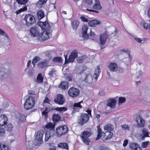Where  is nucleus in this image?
Returning a JSON list of instances; mask_svg holds the SVG:
<instances>
[{
    "label": "nucleus",
    "mask_w": 150,
    "mask_h": 150,
    "mask_svg": "<svg viewBox=\"0 0 150 150\" xmlns=\"http://www.w3.org/2000/svg\"><path fill=\"white\" fill-rule=\"evenodd\" d=\"M39 25L42 29H43L45 30L39 35L37 37V39L39 41H44L49 38L50 31L49 30L50 28V25L47 21L40 22Z\"/></svg>",
    "instance_id": "obj_1"
},
{
    "label": "nucleus",
    "mask_w": 150,
    "mask_h": 150,
    "mask_svg": "<svg viewBox=\"0 0 150 150\" xmlns=\"http://www.w3.org/2000/svg\"><path fill=\"white\" fill-rule=\"evenodd\" d=\"M97 128L98 134L96 140H97L102 137V139L104 141L112 137V134L110 131H106L104 133H102V130L100 128V125L98 126Z\"/></svg>",
    "instance_id": "obj_2"
},
{
    "label": "nucleus",
    "mask_w": 150,
    "mask_h": 150,
    "mask_svg": "<svg viewBox=\"0 0 150 150\" xmlns=\"http://www.w3.org/2000/svg\"><path fill=\"white\" fill-rule=\"evenodd\" d=\"M86 112L87 114L82 113L78 118V122L81 125L86 123L89 119V116H91V111L90 110H87Z\"/></svg>",
    "instance_id": "obj_3"
},
{
    "label": "nucleus",
    "mask_w": 150,
    "mask_h": 150,
    "mask_svg": "<svg viewBox=\"0 0 150 150\" xmlns=\"http://www.w3.org/2000/svg\"><path fill=\"white\" fill-rule=\"evenodd\" d=\"M36 101L35 97L29 96L24 103V107L26 110H29L34 107Z\"/></svg>",
    "instance_id": "obj_4"
},
{
    "label": "nucleus",
    "mask_w": 150,
    "mask_h": 150,
    "mask_svg": "<svg viewBox=\"0 0 150 150\" xmlns=\"http://www.w3.org/2000/svg\"><path fill=\"white\" fill-rule=\"evenodd\" d=\"M91 135V133L88 131L82 132L81 135V137L83 142L87 145H89L90 140L88 137Z\"/></svg>",
    "instance_id": "obj_5"
},
{
    "label": "nucleus",
    "mask_w": 150,
    "mask_h": 150,
    "mask_svg": "<svg viewBox=\"0 0 150 150\" xmlns=\"http://www.w3.org/2000/svg\"><path fill=\"white\" fill-rule=\"evenodd\" d=\"M56 130L57 136L60 137L67 132L68 129L66 125L61 126L58 127L57 128Z\"/></svg>",
    "instance_id": "obj_6"
},
{
    "label": "nucleus",
    "mask_w": 150,
    "mask_h": 150,
    "mask_svg": "<svg viewBox=\"0 0 150 150\" xmlns=\"http://www.w3.org/2000/svg\"><path fill=\"white\" fill-rule=\"evenodd\" d=\"M24 20L25 21L26 25L28 26L30 25L35 22L34 17L33 15L30 14L26 15Z\"/></svg>",
    "instance_id": "obj_7"
},
{
    "label": "nucleus",
    "mask_w": 150,
    "mask_h": 150,
    "mask_svg": "<svg viewBox=\"0 0 150 150\" xmlns=\"http://www.w3.org/2000/svg\"><path fill=\"white\" fill-rule=\"evenodd\" d=\"M135 121L137 123V126L139 127H144L145 126V121L138 114H136L134 116Z\"/></svg>",
    "instance_id": "obj_8"
},
{
    "label": "nucleus",
    "mask_w": 150,
    "mask_h": 150,
    "mask_svg": "<svg viewBox=\"0 0 150 150\" xmlns=\"http://www.w3.org/2000/svg\"><path fill=\"white\" fill-rule=\"evenodd\" d=\"M79 90L76 88L71 87L68 91V94L69 96L72 98H75L79 93Z\"/></svg>",
    "instance_id": "obj_9"
},
{
    "label": "nucleus",
    "mask_w": 150,
    "mask_h": 150,
    "mask_svg": "<svg viewBox=\"0 0 150 150\" xmlns=\"http://www.w3.org/2000/svg\"><path fill=\"white\" fill-rule=\"evenodd\" d=\"M149 132L148 129L144 128L142 129L141 134H138L137 137L143 140L146 137H149Z\"/></svg>",
    "instance_id": "obj_10"
},
{
    "label": "nucleus",
    "mask_w": 150,
    "mask_h": 150,
    "mask_svg": "<svg viewBox=\"0 0 150 150\" xmlns=\"http://www.w3.org/2000/svg\"><path fill=\"white\" fill-rule=\"evenodd\" d=\"M144 69L143 64L141 63H139L137 65V71L136 74L137 77H139L143 74V71Z\"/></svg>",
    "instance_id": "obj_11"
},
{
    "label": "nucleus",
    "mask_w": 150,
    "mask_h": 150,
    "mask_svg": "<svg viewBox=\"0 0 150 150\" xmlns=\"http://www.w3.org/2000/svg\"><path fill=\"white\" fill-rule=\"evenodd\" d=\"M44 134L43 130H39L37 132L36 135V140L38 142V144H41L42 140V137Z\"/></svg>",
    "instance_id": "obj_12"
},
{
    "label": "nucleus",
    "mask_w": 150,
    "mask_h": 150,
    "mask_svg": "<svg viewBox=\"0 0 150 150\" xmlns=\"http://www.w3.org/2000/svg\"><path fill=\"white\" fill-rule=\"evenodd\" d=\"M108 35L106 32L103 33L100 35L99 41L100 44L104 45L105 43L108 38Z\"/></svg>",
    "instance_id": "obj_13"
},
{
    "label": "nucleus",
    "mask_w": 150,
    "mask_h": 150,
    "mask_svg": "<svg viewBox=\"0 0 150 150\" xmlns=\"http://www.w3.org/2000/svg\"><path fill=\"white\" fill-rule=\"evenodd\" d=\"M8 120L7 116L5 114L0 115V126H2L6 125Z\"/></svg>",
    "instance_id": "obj_14"
},
{
    "label": "nucleus",
    "mask_w": 150,
    "mask_h": 150,
    "mask_svg": "<svg viewBox=\"0 0 150 150\" xmlns=\"http://www.w3.org/2000/svg\"><path fill=\"white\" fill-rule=\"evenodd\" d=\"M116 102V100L115 99L111 98L107 101L106 105L111 108H113L115 107Z\"/></svg>",
    "instance_id": "obj_15"
},
{
    "label": "nucleus",
    "mask_w": 150,
    "mask_h": 150,
    "mask_svg": "<svg viewBox=\"0 0 150 150\" xmlns=\"http://www.w3.org/2000/svg\"><path fill=\"white\" fill-rule=\"evenodd\" d=\"M65 100L63 96L61 94H59L57 95V98L54 100L55 103L59 105L63 104Z\"/></svg>",
    "instance_id": "obj_16"
},
{
    "label": "nucleus",
    "mask_w": 150,
    "mask_h": 150,
    "mask_svg": "<svg viewBox=\"0 0 150 150\" xmlns=\"http://www.w3.org/2000/svg\"><path fill=\"white\" fill-rule=\"evenodd\" d=\"M109 70L112 71H115L117 70L118 66L117 64L114 62L109 63L108 65Z\"/></svg>",
    "instance_id": "obj_17"
},
{
    "label": "nucleus",
    "mask_w": 150,
    "mask_h": 150,
    "mask_svg": "<svg viewBox=\"0 0 150 150\" xmlns=\"http://www.w3.org/2000/svg\"><path fill=\"white\" fill-rule=\"evenodd\" d=\"M30 33L32 35L36 37L40 33L39 29L36 27H34L30 29Z\"/></svg>",
    "instance_id": "obj_18"
},
{
    "label": "nucleus",
    "mask_w": 150,
    "mask_h": 150,
    "mask_svg": "<svg viewBox=\"0 0 150 150\" xmlns=\"http://www.w3.org/2000/svg\"><path fill=\"white\" fill-rule=\"evenodd\" d=\"M88 30V26L86 25H84L82 28V32L83 38L85 39H88L87 31Z\"/></svg>",
    "instance_id": "obj_19"
},
{
    "label": "nucleus",
    "mask_w": 150,
    "mask_h": 150,
    "mask_svg": "<svg viewBox=\"0 0 150 150\" xmlns=\"http://www.w3.org/2000/svg\"><path fill=\"white\" fill-rule=\"evenodd\" d=\"M54 134V131L52 129L51 130V131H47L45 133V141H47L50 138L53 136Z\"/></svg>",
    "instance_id": "obj_20"
},
{
    "label": "nucleus",
    "mask_w": 150,
    "mask_h": 150,
    "mask_svg": "<svg viewBox=\"0 0 150 150\" xmlns=\"http://www.w3.org/2000/svg\"><path fill=\"white\" fill-rule=\"evenodd\" d=\"M129 147L133 150H142L141 147L136 143H130L129 144Z\"/></svg>",
    "instance_id": "obj_21"
},
{
    "label": "nucleus",
    "mask_w": 150,
    "mask_h": 150,
    "mask_svg": "<svg viewBox=\"0 0 150 150\" xmlns=\"http://www.w3.org/2000/svg\"><path fill=\"white\" fill-rule=\"evenodd\" d=\"M100 72V69L99 67L97 66L93 74V77H95V81H96L98 79V76Z\"/></svg>",
    "instance_id": "obj_22"
},
{
    "label": "nucleus",
    "mask_w": 150,
    "mask_h": 150,
    "mask_svg": "<svg viewBox=\"0 0 150 150\" xmlns=\"http://www.w3.org/2000/svg\"><path fill=\"white\" fill-rule=\"evenodd\" d=\"M132 57L130 54L127 55V57L124 58L122 59V62H124L126 65L128 66L130 63Z\"/></svg>",
    "instance_id": "obj_23"
},
{
    "label": "nucleus",
    "mask_w": 150,
    "mask_h": 150,
    "mask_svg": "<svg viewBox=\"0 0 150 150\" xmlns=\"http://www.w3.org/2000/svg\"><path fill=\"white\" fill-rule=\"evenodd\" d=\"M100 23V21L97 19L91 20L88 22L89 25L91 27L96 26Z\"/></svg>",
    "instance_id": "obj_24"
},
{
    "label": "nucleus",
    "mask_w": 150,
    "mask_h": 150,
    "mask_svg": "<svg viewBox=\"0 0 150 150\" xmlns=\"http://www.w3.org/2000/svg\"><path fill=\"white\" fill-rule=\"evenodd\" d=\"M93 9L95 10H99L102 8L99 0H96L95 3L93 6Z\"/></svg>",
    "instance_id": "obj_25"
},
{
    "label": "nucleus",
    "mask_w": 150,
    "mask_h": 150,
    "mask_svg": "<svg viewBox=\"0 0 150 150\" xmlns=\"http://www.w3.org/2000/svg\"><path fill=\"white\" fill-rule=\"evenodd\" d=\"M93 79L92 76L90 74H86V78L85 79V82L90 83L92 82Z\"/></svg>",
    "instance_id": "obj_26"
},
{
    "label": "nucleus",
    "mask_w": 150,
    "mask_h": 150,
    "mask_svg": "<svg viewBox=\"0 0 150 150\" xmlns=\"http://www.w3.org/2000/svg\"><path fill=\"white\" fill-rule=\"evenodd\" d=\"M43 79V76H42V74L40 73L38 75L34 82L36 84L40 83L42 82Z\"/></svg>",
    "instance_id": "obj_27"
},
{
    "label": "nucleus",
    "mask_w": 150,
    "mask_h": 150,
    "mask_svg": "<svg viewBox=\"0 0 150 150\" xmlns=\"http://www.w3.org/2000/svg\"><path fill=\"white\" fill-rule=\"evenodd\" d=\"M49 60H45L44 61L39 62L38 64L39 67L42 68L47 66V64L49 63Z\"/></svg>",
    "instance_id": "obj_28"
},
{
    "label": "nucleus",
    "mask_w": 150,
    "mask_h": 150,
    "mask_svg": "<svg viewBox=\"0 0 150 150\" xmlns=\"http://www.w3.org/2000/svg\"><path fill=\"white\" fill-rule=\"evenodd\" d=\"M55 127V124L54 123L51 122H49L47 123L45 126V127L47 129H50L49 131H51V130L52 129L54 131V128Z\"/></svg>",
    "instance_id": "obj_29"
},
{
    "label": "nucleus",
    "mask_w": 150,
    "mask_h": 150,
    "mask_svg": "<svg viewBox=\"0 0 150 150\" xmlns=\"http://www.w3.org/2000/svg\"><path fill=\"white\" fill-rule=\"evenodd\" d=\"M65 63H67L69 62H74L75 59L74 57H73L71 55L69 56V58L68 59H67V56H65Z\"/></svg>",
    "instance_id": "obj_30"
},
{
    "label": "nucleus",
    "mask_w": 150,
    "mask_h": 150,
    "mask_svg": "<svg viewBox=\"0 0 150 150\" xmlns=\"http://www.w3.org/2000/svg\"><path fill=\"white\" fill-rule=\"evenodd\" d=\"M69 83L67 82H62L60 84L59 87L62 89L67 88Z\"/></svg>",
    "instance_id": "obj_31"
},
{
    "label": "nucleus",
    "mask_w": 150,
    "mask_h": 150,
    "mask_svg": "<svg viewBox=\"0 0 150 150\" xmlns=\"http://www.w3.org/2000/svg\"><path fill=\"white\" fill-rule=\"evenodd\" d=\"M104 128L105 130L110 131H112L114 129V127L112 125L108 124L105 126Z\"/></svg>",
    "instance_id": "obj_32"
},
{
    "label": "nucleus",
    "mask_w": 150,
    "mask_h": 150,
    "mask_svg": "<svg viewBox=\"0 0 150 150\" xmlns=\"http://www.w3.org/2000/svg\"><path fill=\"white\" fill-rule=\"evenodd\" d=\"M37 18L39 20H41L44 17V12L41 10L39 11L37 13Z\"/></svg>",
    "instance_id": "obj_33"
},
{
    "label": "nucleus",
    "mask_w": 150,
    "mask_h": 150,
    "mask_svg": "<svg viewBox=\"0 0 150 150\" xmlns=\"http://www.w3.org/2000/svg\"><path fill=\"white\" fill-rule=\"evenodd\" d=\"M60 119V116L59 115L54 114L52 116V120L55 123L59 121Z\"/></svg>",
    "instance_id": "obj_34"
},
{
    "label": "nucleus",
    "mask_w": 150,
    "mask_h": 150,
    "mask_svg": "<svg viewBox=\"0 0 150 150\" xmlns=\"http://www.w3.org/2000/svg\"><path fill=\"white\" fill-rule=\"evenodd\" d=\"M0 35H3L5 38V39L8 42H9L10 39L7 34L2 30L0 29Z\"/></svg>",
    "instance_id": "obj_35"
},
{
    "label": "nucleus",
    "mask_w": 150,
    "mask_h": 150,
    "mask_svg": "<svg viewBox=\"0 0 150 150\" xmlns=\"http://www.w3.org/2000/svg\"><path fill=\"white\" fill-rule=\"evenodd\" d=\"M17 116H18V118H17V120H19V122H22L25 120L26 116L25 115L22 114L20 115L19 113H18Z\"/></svg>",
    "instance_id": "obj_36"
},
{
    "label": "nucleus",
    "mask_w": 150,
    "mask_h": 150,
    "mask_svg": "<svg viewBox=\"0 0 150 150\" xmlns=\"http://www.w3.org/2000/svg\"><path fill=\"white\" fill-rule=\"evenodd\" d=\"M87 58V56L86 55H83L79 57L77 59V61L80 63H82L83 60Z\"/></svg>",
    "instance_id": "obj_37"
},
{
    "label": "nucleus",
    "mask_w": 150,
    "mask_h": 150,
    "mask_svg": "<svg viewBox=\"0 0 150 150\" xmlns=\"http://www.w3.org/2000/svg\"><path fill=\"white\" fill-rule=\"evenodd\" d=\"M56 74V71L54 69H51L49 72V75L51 77L55 76Z\"/></svg>",
    "instance_id": "obj_38"
},
{
    "label": "nucleus",
    "mask_w": 150,
    "mask_h": 150,
    "mask_svg": "<svg viewBox=\"0 0 150 150\" xmlns=\"http://www.w3.org/2000/svg\"><path fill=\"white\" fill-rule=\"evenodd\" d=\"M58 146L60 148L68 149V145L66 143H60L58 144Z\"/></svg>",
    "instance_id": "obj_39"
},
{
    "label": "nucleus",
    "mask_w": 150,
    "mask_h": 150,
    "mask_svg": "<svg viewBox=\"0 0 150 150\" xmlns=\"http://www.w3.org/2000/svg\"><path fill=\"white\" fill-rule=\"evenodd\" d=\"M0 149L1 150H9L10 149L8 145L4 144H0Z\"/></svg>",
    "instance_id": "obj_40"
},
{
    "label": "nucleus",
    "mask_w": 150,
    "mask_h": 150,
    "mask_svg": "<svg viewBox=\"0 0 150 150\" xmlns=\"http://www.w3.org/2000/svg\"><path fill=\"white\" fill-rule=\"evenodd\" d=\"M79 24V22L77 20L74 21L72 22V27L74 29H77V27Z\"/></svg>",
    "instance_id": "obj_41"
},
{
    "label": "nucleus",
    "mask_w": 150,
    "mask_h": 150,
    "mask_svg": "<svg viewBox=\"0 0 150 150\" xmlns=\"http://www.w3.org/2000/svg\"><path fill=\"white\" fill-rule=\"evenodd\" d=\"M47 0H39L38 2L37 5L38 7H41L45 3Z\"/></svg>",
    "instance_id": "obj_42"
},
{
    "label": "nucleus",
    "mask_w": 150,
    "mask_h": 150,
    "mask_svg": "<svg viewBox=\"0 0 150 150\" xmlns=\"http://www.w3.org/2000/svg\"><path fill=\"white\" fill-rule=\"evenodd\" d=\"M149 21L150 22V20H149ZM141 24L144 29L149 28L150 29V23H147L145 22H143Z\"/></svg>",
    "instance_id": "obj_43"
},
{
    "label": "nucleus",
    "mask_w": 150,
    "mask_h": 150,
    "mask_svg": "<svg viewBox=\"0 0 150 150\" xmlns=\"http://www.w3.org/2000/svg\"><path fill=\"white\" fill-rule=\"evenodd\" d=\"M134 39L138 43H142L144 42L145 41L144 39L143 38H139L137 37H134Z\"/></svg>",
    "instance_id": "obj_44"
},
{
    "label": "nucleus",
    "mask_w": 150,
    "mask_h": 150,
    "mask_svg": "<svg viewBox=\"0 0 150 150\" xmlns=\"http://www.w3.org/2000/svg\"><path fill=\"white\" fill-rule=\"evenodd\" d=\"M27 10V8L26 6H24L23 8H21L19 10L16 11V13L17 15H18L21 13Z\"/></svg>",
    "instance_id": "obj_45"
},
{
    "label": "nucleus",
    "mask_w": 150,
    "mask_h": 150,
    "mask_svg": "<svg viewBox=\"0 0 150 150\" xmlns=\"http://www.w3.org/2000/svg\"><path fill=\"white\" fill-rule=\"evenodd\" d=\"M78 54L77 51L76 50H74L71 52L70 55L76 58L77 57Z\"/></svg>",
    "instance_id": "obj_46"
},
{
    "label": "nucleus",
    "mask_w": 150,
    "mask_h": 150,
    "mask_svg": "<svg viewBox=\"0 0 150 150\" xmlns=\"http://www.w3.org/2000/svg\"><path fill=\"white\" fill-rule=\"evenodd\" d=\"M121 127L124 130L129 131V126L128 125L124 124L122 125Z\"/></svg>",
    "instance_id": "obj_47"
},
{
    "label": "nucleus",
    "mask_w": 150,
    "mask_h": 150,
    "mask_svg": "<svg viewBox=\"0 0 150 150\" xmlns=\"http://www.w3.org/2000/svg\"><path fill=\"white\" fill-rule=\"evenodd\" d=\"M55 110L57 111H59L60 112H62L66 111L67 110V108L65 107L57 108Z\"/></svg>",
    "instance_id": "obj_48"
},
{
    "label": "nucleus",
    "mask_w": 150,
    "mask_h": 150,
    "mask_svg": "<svg viewBox=\"0 0 150 150\" xmlns=\"http://www.w3.org/2000/svg\"><path fill=\"white\" fill-rule=\"evenodd\" d=\"M83 101H81V102L78 103H75L73 105L74 108H81L82 107V105H81V103H82Z\"/></svg>",
    "instance_id": "obj_49"
},
{
    "label": "nucleus",
    "mask_w": 150,
    "mask_h": 150,
    "mask_svg": "<svg viewBox=\"0 0 150 150\" xmlns=\"http://www.w3.org/2000/svg\"><path fill=\"white\" fill-rule=\"evenodd\" d=\"M28 0H16V1L18 4H25L27 2Z\"/></svg>",
    "instance_id": "obj_50"
},
{
    "label": "nucleus",
    "mask_w": 150,
    "mask_h": 150,
    "mask_svg": "<svg viewBox=\"0 0 150 150\" xmlns=\"http://www.w3.org/2000/svg\"><path fill=\"white\" fill-rule=\"evenodd\" d=\"M89 31L90 32L88 33V37L91 36V37L94 36L96 34L94 32H92L91 30V29L90 28L89 29Z\"/></svg>",
    "instance_id": "obj_51"
},
{
    "label": "nucleus",
    "mask_w": 150,
    "mask_h": 150,
    "mask_svg": "<svg viewBox=\"0 0 150 150\" xmlns=\"http://www.w3.org/2000/svg\"><path fill=\"white\" fill-rule=\"evenodd\" d=\"M6 70L4 68H0V76L5 75Z\"/></svg>",
    "instance_id": "obj_52"
},
{
    "label": "nucleus",
    "mask_w": 150,
    "mask_h": 150,
    "mask_svg": "<svg viewBox=\"0 0 150 150\" xmlns=\"http://www.w3.org/2000/svg\"><path fill=\"white\" fill-rule=\"evenodd\" d=\"M13 128V126L11 124H9L7 125V130L10 132L12 130Z\"/></svg>",
    "instance_id": "obj_53"
},
{
    "label": "nucleus",
    "mask_w": 150,
    "mask_h": 150,
    "mask_svg": "<svg viewBox=\"0 0 150 150\" xmlns=\"http://www.w3.org/2000/svg\"><path fill=\"white\" fill-rule=\"evenodd\" d=\"M40 60V59L38 57H36L34 58L32 61V64L34 66H35V63L39 61Z\"/></svg>",
    "instance_id": "obj_54"
},
{
    "label": "nucleus",
    "mask_w": 150,
    "mask_h": 150,
    "mask_svg": "<svg viewBox=\"0 0 150 150\" xmlns=\"http://www.w3.org/2000/svg\"><path fill=\"white\" fill-rule=\"evenodd\" d=\"M49 110L48 109L46 108L45 110L42 112V115L44 116L45 118H46L47 117V114Z\"/></svg>",
    "instance_id": "obj_55"
},
{
    "label": "nucleus",
    "mask_w": 150,
    "mask_h": 150,
    "mask_svg": "<svg viewBox=\"0 0 150 150\" xmlns=\"http://www.w3.org/2000/svg\"><path fill=\"white\" fill-rule=\"evenodd\" d=\"M125 101V98L119 97V105H120L123 103Z\"/></svg>",
    "instance_id": "obj_56"
},
{
    "label": "nucleus",
    "mask_w": 150,
    "mask_h": 150,
    "mask_svg": "<svg viewBox=\"0 0 150 150\" xmlns=\"http://www.w3.org/2000/svg\"><path fill=\"white\" fill-rule=\"evenodd\" d=\"M5 130L3 128L0 127V136H3L5 134Z\"/></svg>",
    "instance_id": "obj_57"
},
{
    "label": "nucleus",
    "mask_w": 150,
    "mask_h": 150,
    "mask_svg": "<svg viewBox=\"0 0 150 150\" xmlns=\"http://www.w3.org/2000/svg\"><path fill=\"white\" fill-rule=\"evenodd\" d=\"M34 73V71L33 69L29 70L27 72L28 75L30 76H32Z\"/></svg>",
    "instance_id": "obj_58"
},
{
    "label": "nucleus",
    "mask_w": 150,
    "mask_h": 150,
    "mask_svg": "<svg viewBox=\"0 0 150 150\" xmlns=\"http://www.w3.org/2000/svg\"><path fill=\"white\" fill-rule=\"evenodd\" d=\"M149 142L148 141L143 142L142 144V147L143 148H145L147 146Z\"/></svg>",
    "instance_id": "obj_59"
},
{
    "label": "nucleus",
    "mask_w": 150,
    "mask_h": 150,
    "mask_svg": "<svg viewBox=\"0 0 150 150\" xmlns=\"http://www.w3.org/2000/svg\"><path fill=\"white\" fill-rule=\"evenodd\" d=\"M54 61L57 62H61V59L60 57H55L53 59Z\"/></svg>",
    "instance_id": "obj_60"
},
{
    "label": "nucleus",
    "mask_w": 150,
    "mask_h": 150,
    "mask_svg": "<svg viewBox=\"0 0 150 150\" xmlns=\"http://www.w3.org/2000/svg\"><path fill=\"white\" fill-rule=\"evenodd\" d=\"M83 2L88 5H91L93 3V0H83Z\"/></svg>",
    "instance_id": "obj_61"
},
{
    "label": "nucleus",
    "mask_w": 150,
    "mask_h": 150,
    "mask_svg": "<svg viewBox=\"0 0 150 150\" xmlns=\"http://www.w3.org/2000/svg\"><path fill=\"white\" fill-rule=\"evenodd\" d=\"M8 106V104L7 103L5 102L3 103L2 105V108L3 110L7 108Z\"/></svg>",
    "instance_id": "obj_62"
},
{
    "label": "nucleus",
    "mask_w": 150,
    "mask_h": 150,
    "mask_svg": "<svg viewBox=\"0 0 150 150\" xmlns=\"http://www.w3.org/2000/svg\"><path fill=\"white\" fill-rule=\"evenodd\" d=\"M121 52H125L127 54V55H128L129 54V50L128 49H122L120 50Z\"/></svg>",
    "instance_id": "obj_63"
},
{
    "label": "nucleus",
    "mask_w": 150,
    "mask_h": 150,
    "mask_svg": "<svg viewBox=\"0 0 150 150\" xmlns=\"http://www.w3.org/2000/svg\"><path fill=\"white\" fill-rule=\"evenodd\" d=\"M28 93L30 95V96L35 97L34 91H29Z\"/></svg>",
    "instance_id": "obj_64"
}]
</instances>
